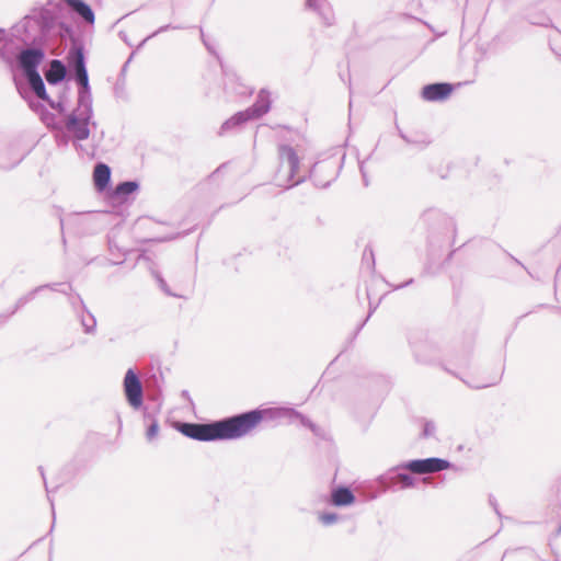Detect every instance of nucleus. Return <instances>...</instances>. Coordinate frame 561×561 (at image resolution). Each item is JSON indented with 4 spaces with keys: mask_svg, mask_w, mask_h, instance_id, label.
I'll return each instance as SVG.
<instances>
[{
    "mask_svg": "<svg viewBox=\"0 0 561 561\" xmlns=\"http://www.w3.org/2000/svg\"><path fill=\"white\" fill-rule=\"evenodd\" d=\"M264 415H270L272 419H280V417H287L289 420L297 419L300 421V423L309 427L313 433L317 434V426L305 415L300 414L296 410L291 408H275V409H268V410H261Z\"/></svg>",
    "mask_w": 561,
    "mask_h": 561,
    "instance_id": "9b49d317",
    "label": "nucleus"
},
{
    "mask_svg": "<svg viewBox=\"0 0 561 561\" xmlns=\"http://www.w3.org/2000/svg\"><path fill=\"white\" fill-rule=\"evenodd\" d=\"M279 169L277 172V181L279 185L291 187L304 182L307 175L297 176L300 165L299 157L296 150L288 145L278 147Z\"/></svg>",
    "mask_w": 561,
    "mask_h": 561,
    "instance_id": "20e7f679",
    "label": "nucleus"
},
{
    "mask_svg": "<svg viewBox=\"0 0 561 561\" xmlns=\"http://www.w3.org/2000/svg\"><path fill=\"white\" fill-rule=\"evenodd\" d=\"M307 5L310 9L317 10L327 25H331L333 23L334 15L330 7L324 5L323 3H318L316 0H307Z\"/></svg>",
    "mask_w": 561,
    "mask_h": 561,
    "instance_id": "aec40b11",
    "label": "nucleus"
},
{
    "mask_svg": "<svg viewBox=\"0 0 561 561\" xmlns=\"http://www.w3.org/2000/svg\"><path fill=\"white\" fill-rule=\"evenodd\" d=\"M69 297V302L71 304V306L73 308H77V306H80L82 309L85 310V306L83 304V300L82 298L79 296V295H72L71 291H69V295H67Z\"/></svg>",
    "mask_w": 561,
    "mask_h": 561,
    "instance_id": "c756f323",
    "label": "nucleus"
},
{
    "mask_svg": "<svg viewBox=\"0 0 561 561\" xmlns=\"http://www.w3.org/2000/svg\"><path fill=\"white\" fill-rule=\"evenodd\" d=\"M344 517L333 512H320L318 513V520L322 526L329 527L334 524L342 522Z\"/></svg>",
    "mask_w": 561,
    "mask_h": 561,
    "instance_id": "4be33fe9",
    "label": "nucleus"
},
{
    "mask_svg": "<svg viewBox=\"0 0 561 561\" xmlns=\"http://www.w3.org/2000/svg\"><path fill=\"white\" fill-rule=\"evenodd\" d=\"M87 314L81 316V324L83 327V331L87 334H93L95 332L96 320L92 313H90L87 309Z\"/></svg>",
    "mask_w": 561,
    "mask_h": 561,
    "instance_id": "393cba45",
    "label": "nucleus"
},
{
    "mask_svg": "<svg viewBox=\"0 0 561 561\" xmlns=\"http://www.w3.org/2000/svg\"><path fill=\"white\" fill-rule=\"evenodd\" d=\"M56 25V16L50 10L35 9L15 26V35L25 44L41 46L47 42Z\"/></svg>",
    "mask_w": 561,
    "mask_h": 561,
    "instance_id": "7ed1b4c3",
    "label": "nucleus"
},
{
    "mask_svg": "<svg viewBox=\"0 0 561 561\" xmlns=\"http://www.w3.org/2000/svg\"><path fill=\"white\" fill-rule=\"evenodd\" d=\"M271 108L270 93L261 90L257 94L255 103L244 110L250 119H256L266 114Z\"/></svg>",
    "mask_w": 561,
    "mask_h": 561,
    "instance_id": "f8f14e48",
    "label": "nucleus"
},
{
    "mask_svg": "<svg viewBox=\"0 0 561 561\" xmlns=\"http://www.w3.org/2000/svg\"><path fill=\"white\" fill-rule=\"evenodd\" d=\"M123 387L129 405L134 409H139L144 402L142 385L134 369L129 368L126 371Z\"/></svg>",
    "mask_w": 561,
    "mask_h": 561,
    "instance_id": "0eeeda50",
    "label": "nucleus"
},
{
    "mask_svg": "<svg viewBox=\"0 0 561 561\" xmlns=\"http://www.w3.org/2000/svg\"><path fill=\"white\" fill-rule=\"evenodd\" d=\"M355 502L353 492L346 486L334 488L331 492L330 504L334 506H347Z\"/></svg>",
    "mask_w": 561,
    "mask_h": 561,
    "instance_id": "2eb2a0df",
    "label": "nucleus"
},
{
    "mask_svg": "<svg viewBox=\"0 0 561 561\" xmlns=\"http://www.w3.org/2000/svg\"><path fill=\"white\" fill-rule=\"evenodd\" d=\"M453 255H454V251H450L448 253L447 257L445 259V261L440 265V270L442 271H445L447 268V266L449 265V262H450Z\"/></svg>",
    "mask_w": 561,
    "mask_h": 561,
    "instance_id": "473e14b6",
    "label": "nucleus"
},
{
    "mask_svg": "<svg viewBox=\"0 0 561 561\" xmlns=\"http://www.w3.org/2000/svg\"><path fill=\"white\" fill-rule=\"evenodd\" d=\"M139 184L136 181H124L116 185L114 194L117 197L125 198L131 193L136 192Z\"/></svg>",
    "mask_w": 561,
    "mask_h": 561,
    "instance_id": "412c9836",
    "label": "nucleus"
},
{
    "mask_svg": "<svg viewBox=\"0 0 561 561\" xmlns=\"http://www.w3.org/2000/svg\"><path fill=\"white\" fill-rule=\"evenodd\" d=\"M45 58V53L39 46L22 49L16 56L18 67L22 70L24 77L37 73L38 66Z\"/></svg>",
    "mask_w": 561,
    "mask_h": 561,
    "instance_id": "423d86ee",
    "label": "nucleus"
},
{
    "mask_svg": "<svg viewBox=\"0 0 561 561\" xmlns=\"http://www.w3.org/2000/svg\"><path fill=\"white\" fill-rule=\"evenodd\" d=\"M154 277H156V279H157L158 284H159L160 289L165 295L171 296V297H181L180 295L171 291V289L168 286L167 282L164 280V278L159 273H154Z\"/></svg>",
    "mask_w": 561,
    "mask_h": 561,
    "instance_id": "cd10ccee",
    "label": "nucleus"
},
{
    "mask_svg": "<svg viewBox=\"0 0 561 561\" xmlns=\"http://www.w3.org/2000/svg\"><path fill=\"white\" fill-rule=\"evenodd\" d=\"M144 416H145V420H151V423L147 427L146 437L148 440H152L158 435V432H159L158 421L156 420V417L152 414H150L147 411H145Z\"/></svg>",
    "mask_w": 561,
    "mask_h": 561,
    "instance_id": "a878e982",
    "label": "nucleus"
},
{
    "mask_svg": "<svg viewBox=\"0 0 561 561\" xmlns=\"http://www.w3.org/2000/svg\"><path fill=\"white\" fill-rule=\"evenodd\" d=\"M202 38H204V34H203V33H202ZM203 42H204V45L207 47V49H208L209 51H213V50H211V47L207 44V42H206L205 39H203Z\"/></svg>",
    "mask_w": 561,
    "mask_h": 561,
    "instance_id": "4c0bfd02",
    "label": "nucleus"
},
{
    "mask_svg": "<svg viewBox=\"0 0 561 561\" xmlns=\"http://www.w3.org/2000/svg\"><path fill=\"white\" fill-rule=\"evenodd\" d=\"M43 289H45V286H37L33 290L28 291L27 294L23 295L16 300L15 308L13 312H15L18 309L24 307L27 302L32 301L36 294L41 293Z\"/></svg>",
    "mask_w": 561,
    "mask_h": 561,
    "instance_id": "b1692460",
    "label": "nucleus"
},
{
    "mask_svg": "<svg viewBox=\"0 0 561 561\" xmlns=\"http://www.w3.org/2000/svg\"><path fill=\"white\" fill-rule=\"evenodd\" d=\"M56 140L58 144H67L68 142V136L67 135H56Z\"/></svg>",
    "mask_w": 561,
    "mask_h": 561,
    "instance_id": "72a5a7b5",
    "label": "nucleus"
},
{
    "mask_svg": "<svg viewBox=\"0 0 561 561\" xmlns=\"http://www.w3.org/2000/svg\"><path fill=\"white\" fill-rule=\"evenodd\" d=\"M25 79L30 85V89L38 99L43 101L48 100L49 95L46 92L45 83L39 72L26 76Z\"/></svg>",
    "mask_w": 561,
    "mask_h": 561,
    "instance_id": "6ab92c4d",
    "label": "nucleus"
},
{
    "mask_svg": "<svg viewBox=\"0 0 561 561\" xmlns=\"http://www.w3.org/2000/svg\"><path fill=\"white\" fill-rule=\"evenodd\" d=\"M108 248L111 251H113L114 248H117V245L111 238H108Z\"/></svg>",
    "mask_w": 561,
    "mask_h": 561,
    "instance_id": "c9c22d12",
    "label": "nucleus"
},
{
    "mask_svg": "<svg viewBox=\"0 0 561 561\" xmlns=\"http://www.w3.org/2000/svg\"><path fill=\"white\" fill-rule=\"evenodd\" d=\"M400 470L404 469L398 468V466L390 469L388 472L379 477V483L386 489L394 488L398 484L400 485V489L414 486V478L408 473L400 472Z\"/></svg>",
    "mask_w": 561,
    "mask_h": 561,
    "instance_id": "1a4fd4ad",
    "label": "nucleus"
},
{
    "mask_svg": "<svg viewBox=\"0 0 561 561\" xmlns=\"http://www.w3.org/2000/svg\"><path fill=\"white\" fill-rule=\"evenodd\" d=\"M69 8L77 13L84 22L93 23L94 13L89 4L82 0H66Z\"/></svg>",
    "mask_w": 561,
    "mask_h": 561,
    "instance_id": "f3484780",
    "label": "nucleus"
},
{
    "mask_svg": "<svg viewBox=\"0 0 561 561\" xmlns=\"http://www.w3.org/2000/svg\"><path fill=\"white\" fill-rule=\"evenodd\" d=\"M440 271H442V270H440V267H439L437 271L432 272V274H436V273H438V272H440ZM427 274H431V271H427Z\"/></svg>",
    "mask_w": 561,
    "mask_h": 561,
    "instance_id": "a19ab883",
    "label": "nucleus"
},
{
    "mask_svg": "<svg viewBox=\"0 0 561 561\" xmlns=\"http://www.w3.org/2000/svg\"><path fill=\"white\" fill-rule=\"evenodd\" d=\"M308 176L319 187H327L335 179V165L333 162L314 163Z\"/></svg>",
    "mask_w": 561,
    "mask_h": 561,
    "instance_id": "9d476101",
    "label": "nucleus"
},
{
    "mask_svg": "<svg viewBox=\"0 0 561 561\" xmlns=\"http://www.w3.org/2000/svg\"><path fill=\"white\" fill-rule=\"evenodd\" d=\"M68 68L71 77L78 84L77 107L66 116L65 129L76 141L85 140L90 136V124L93 117L92 95L89 76L85 67L83 48L72 46L67 55Z\"/></svg>",
    "mask_w": 561,
    "mask_h": 561,
    "instance_id": "f257e3e1",
    "label": "nucleus"
},
{
    "mask_svg": "<svg viewBox=\"0 0 561 561\" xmlns=\"http://www.w3.org/2000/svg\"><path fill=\"white\" fill-rule=\"evenodd\" d=\"M111 169L105 163H98L93 171L94 185L99 191H103L110 183Z\"/></svg>",
    "mask_w": 561,
    "mask_h": 561,
    "instance_id": "dca6fc26",
    "label": "nucleus"
},
{
    "mask_svg": "<svg viewBox=\"0 0 561 561\" xmlns=\"http://www.w3.org/2000/svg\"><path fill=\"white\" fill-rule=\"evenodd\" d=\"M435 433V425L433 422H425L423 426L422 436L427 438L433 436Z\"/></svg>",
    "mask_w": 561,
    "mask_h": 561,
    "instance_id": "7c9ffc66",
    "label": "nucleus"
},
{
    "mask_svg": "<svg viewBox=\"0 0 561 561\" xmlns=\"http://www.w3.org/2000/svg\"><path fill=\"white\" fill-rule=\"evenodd\" d=\"M412 283H413V278H410V279H409V280H407L405 283L400 284V285H397V286L394 287V289L403 288V287H405V286L411 285Z\"/></svg>",
    "mask_w": 561,
    "mask_h": 561,
    "instance_id": "f704fd0d",
    "label": "nucleus"
},
{
    "mask_svg": "<svg viewBox=\"0 0 561 561\" xmlns=\"http://www.w3.org/2000/svg\"><path fill=\"white\" fill-rule=\"evenodd\" d=\"M263 420V412L251 410L211 423H181L180 432L201 442L228 440L245 436Z\"/></svg>",
    "mask_w": 561,
    "mask_h": 561,
    "instance_id": "f03ea898",
    "label": "nucleus"
},
{
    "mask_svg": "<svg viewBox=\"0 0 561 561\" xmlns=\"http://www.w3.org/2000/svg\"><path fill=\"white\" fill-rule=\"evenodd\" d=\"M456 85L448 82L426 84L421 90V98L426 102H444L454 93Z\"/></svg>",
    "mask_w": 561,
    "mask_h": 561,
    "instance_id": "6e6552de",
    "label": "nucleus"
},
{
    "mask_svg": "<svg viewBox=\"0 0 561 561\" xmlns=\"http://www.w3.org/2000/svg\"><path fill=\"white\" fill-rule=\"evenodd\" d=\"M60 226L64 228V219H60Z\"/></svg>",
    "mask_w": 561,
    "mask_h": 561,
    "instance_id": "37998d69",
    "label": "nucleus"
},
{
    "mask_svg": "<svg viewBox=\"0 0 561 561\" xmlns=\"http://www.w3.org/2000/svg\"><path fill=\"white\" fill-rule=\"evenodd\" d=\"M449 467V461L437 457L414 459L398 465V468H403L415 474L435 473L443 471Z\"/></svg>",
    "mask_w": 561,
    "mask_h": 561,
    "instance_id": "39448f33",
    "label": "nucleus"
},
{
    "mask_svg": "<svg viewBox=\"0 0 561 561\" xmlns=\"http://www.w3.org/2000/svg\"><path fill=\"white\" fill-rule=\"evenodd\" d=\"M44 286H45V289L49 288L50 290L59 291L64 295H69V291H72V286L70 284L53 283V284H46Z\"/></svg>",
    "mask_w": 561,
    "mask_h": 561,
    "instance_id": "bb28decb",
    "label": "nucleus"
},
{
    "mask_svg": "<svg viewBox=\"0 0 561 561\" xmlns=\"http://www.w3.org/2000/svg\"><path fill=\"white\" fill-rule=\"evenodd\" d=\"M178 28H180V26H172V25H170V24H168V25H163V26L159 27L157 31H154L152 34H150L149 36H147V37L144 39V42H146V41H147V39H149V38L154 37L156 35H158V34H160V33H162V32L168 31V30H178Z\"/></svg>",
    "mask_w": 561,
    "mask_h": 561,
    "instance_id": "2f4dec72",
    "label": "nucleus"
},
{
    "mask_svg": "<svg viewBox=\"0 0 561 561\" xmlns=\"http://www.w3.org/2000/svg\"><path fill=\"white\" fill-rule=\"evenodd\" d=\"M400 136H401V138H402L403 140L409 141V140H408V138H407V136H405V135H403L402 133L400 134Z\"/></svg>",
    "mask_w": 561,
    "mask_h": 561,
    "instance_id": "ea45409f",
    "label": "nucleus"
},
{
    "mask_svg": "<svg viewBox=\"0 0 561 561\" xmlns=\"http://www.w3.org/2000/svg\"><path fill=\"white\" fill-rule=\"evenodd\" d=\"M67 76V68L64 62L59 59H53L49 64L47 71L45 72L46 81L49 84L60 83Z\"/></svg>",
    "mask_w": 561,
    "mask_h": 561,
    "instance_id": "4468645a",
    "label": "nucleus"
},
{
    "mask_svg": "<svg viewBox=\"0 0 561 561\" xmlns=\"http://www.w3.org/2000/svg\"><path fill=\"white\" fill-rule=\"evenodd\" d=\"M500 379H501L500 371H497L494 375L489 376V377H485L484 371H482L481 375H479L477 377V379L472 380L471 382L478 388H485V387L496 383Z\"/></svg>",
    "mask_w": 561,
    "mask_h": 561,
    "instance_id": "5701e85b",
    "label": "nucleus"
},
{
    "mask_svg": "<svg viewBox=\"0 0 561 561\" xmlns=\"http://www.w3.org/2000/svg\"><path fill=\"white\" fill-rule=\"evenodd\" d=\"M24 158V154L15 146L0 149V169L10 170L16 167Z\"/></svg>",
    "mask_w": 561,
    "mask_h": 561,
    "instance_id": "ddd939ff",
    "label": "nucleus"
},
{
    "mask_svg": "<svg viewBox=\"0 0 561 561\" xmlns=\"http://www.w3.org/2000/svg\"><path fill=\"white\" fill-rule=\"evenodd\" d=\"M39 470H41V476H42V477H43V479L45 480L43 468H42V467H39Z\"/></svg>",
    "mask_w": 561,
    "mask_h": 561,
    "instance_id": "79ce46f5",
    "label": "nucleus"
},
{
    "mask_svg": "<svg viewBox=\"0 0 561 561\" xmlns=\"http://www.w3.org/2000/svg\"><path fill=\"white\" fill-rule=\"evenodd\" d=\"M376 307L371 308L370 307V310H369V313H368V317L366 318V320L370 317V314L375 311Z\"/></svg>",
    "mask_w": 561,
    "mask_h": 561,
    "instance_id": "58836bf2",
    "label": "nucleus"
},
{
    "mask_svg": "<svg viewBox=\"0 0 561 561\" xmlns=\"http://www.w3.org/2000/svg\"><path fill=\"white\" fill-rule=\"evenodd\" d=\"M248 121H251V119L249 118L248 114L244 111L238 112L237 114H234L233 116H231L230 118H228L226 122L222 123L218 134L220 136H224V135L237 129L238 127H240Z\"/></svg>",
    "mask_w": 561,
    "mask_h": 561,
    "instance_id": "a211bd4d",
    "label": "nucleus"
},
{
    "mask_svg": "<svg viewBox=\"0 0 561 561\" xmlns=\"http://www.w3.org/2000/svg\"><path fill=\"white\" fill-rule=\"evenodd\" d=\"M45 102L48 103V105L53 108V110H56L58 113L60 114H64L66 113V107H65V104L62 101H58V102H55L53 101L49 96H48V100H45Z\"/></svg>",
    "mask_w": 561,
    "mask_h": 561,
    "instance_id": "c85d7f7f",
    "label": "nucleus"
},
{
    "mask_svg": "<svg viewBox=\"0 0 561 561\" xmlns=\"http://www.w3.org/2000/svg\"><path fill=\"white\" fill-rule=\"evenodd\" d=\"M360 172H362V175H363V179H364L365 185H367L368 183H367V180H366V173H365V171H364V169H363V165H360Z\"/></svg>",
    "mask_w": 561,
    "mask_h": 561,
    "instance_id": "e433bc0d",
    "label": "nucleus"
}]
</instances>
